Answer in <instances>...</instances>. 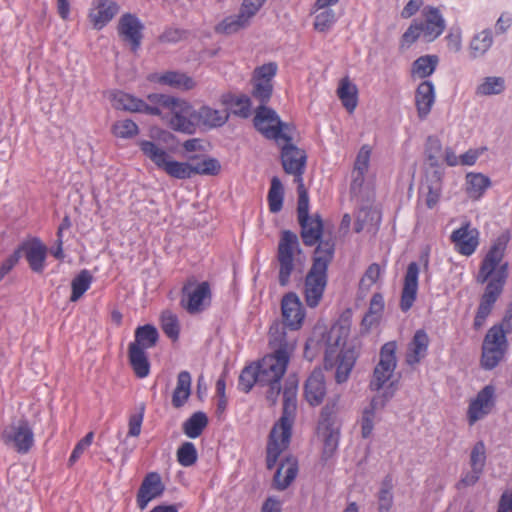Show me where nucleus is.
I'll use <instances>...</instances> for the list:
<instances>
[{
    "mask_svg": "<svg viewBox=\"0 0 512 512\" xmlns=\"http://www.w3.org/2000/svg\"><path fill=\"white\" fill-rule=\"evenodd\" d=\"M508 242V234L500 235L493 242L480 264L476 281L479 284L486 283V286L480 297L479 306L474 317L473 326L476 330L485 324L495 303L503 293L508 278V263L501 264V262L504 258Z\"/></svg>",
    "mask_w": 512,
    "mask_h": 512,
    "instance_id": "f257e3e1",
    "label": "nucleus"
},
{
    "mask_svg": "<svg viewBox=\"0 0 512 512\" xmlns=\"http://www.w3.org/2000/svg\"><path fill=\"white\" fill-rule=\"evenodd\" d=\"M297 391L298 381L289 377L283 389L281 417L273 425L268 436L266 466L269 470L275 467L279 456L289 447L297 411Z\"/></svg>",
    "mask_w": 512,
    "mask_h": 512,
    "instance_id": "f03ea898",
    "label": "nucleus"
},
{
    "mask_svg": "<svg viewBox=\"0 0 512 512\" xmlns=\"http://www.w3.org/2000/svg\"><path fill=\"white\" fill-rule=\"evenodd\" d=\"M335 244L332 240L322 241L316 247L312 265L304 281V298L310 308L320 303L328 280V266L334 258Z\"/></svg>",
    "mask_w": 512,
    "mask_h": 512,
    "instance_id": "7ed1b4c3",
    "label": "nucleus"
},
{
    "mask_svg": "<svg viewBox=\"0 0 512 512\" xmlns=\"http://www.w3.org/2000/svg\"><path fill=\"white\" fill-rule=\"evenodd\" d=\"M159 332L152 324L138 326L134 332V341L128 346V359L131 368L138 378H145L150 373V362L147 349L157 345Z\"/></svg>",
    "mask_w": 512,
    "mask_h": 512,
    "instance_id": "20e7f679",
    "label": "nucleus"
},
{
    "mask_svg": "<svg viewBox=\"0 0 512 512\" xmlns=\"http://www.w3.org/2000/svg\"><path fill=\"white\" fill-rule=\"evenodd\" d=\"M289 357L280 356L273 353L265 355L258 362H255L259 378L260 386L267 387L265 397L271 406H274L281 393V379L283 378Z\"/></svg>",
    "mask_w": 512,
    "mask_h": 512,
    "instance_id": "39448f33",
    "label": "nucleus"
},
{
    "mask_svg": "<svg viewBox=\"0 0 512 512\" xmlns=\"http://www.w3.org/2000/svg\"><path fill=\"white\" fill-rule=\"evenodd\" d=\"M344 344L340 336L333 339L331 333L324 354V368L335 369V380L339 384L348 380L357 358L355 350L346 348Z\"/></svg>",
    "mask_w": 512,
    "mask_h": 512,
    "instance_id": "423d86ee",
    "label": "nucleus"
},
{
    "mask_svg": "<svg viewBox=\"0 0 512 512\" xmlns=\"http://www.w3.org/2000/svg\"><path fill=\"white\" fill-rule=\"evenodd\" d=\"M337 413L338 405L336 400L328 402L320 413L318 434L323 442L321 461L325 464L335 456L339 446L341 421Z\"/></svg>",
    "mask_w": 512,
    "mask_h": 512,
    "instance_id": "0eeeda50",
    "label": "nucleus"
},
{
    "mask_svg": "<svg viewBox=\"0 0 512 512\" xmlns=\"http://www.w3.org/2000/svg\"><path fill=\"white\" fill-rule=\"evenodd\" d=\"M212 300L209 282H199L194 276L189 277L181 289L180 306L190 315L205 311Z\"/></svg>",
    "mask_w": 512,
    "mask_h": 512,
    "instance_id": "6e6552de",
    "label": "nucleus"
},
{
    "mask_svg": "<svg viewBox=\"0 0 512 512\" xmlns=\"http://www.w3.org/2000/svg\"><path fill=\"white\" fill-rule=\"evenodd\" d=\"M139 146L143 154L169 176L181 180L190 179V163L172 160L164 148L152 141L142 140Z\"/></svg>",
    "mask_w": 512,
    "mask_h": 512,
    "instance_id": "1a4fd4ad",
    "label": "nucleus"
},
{
    "mask_svg": "<svg viewBox=\"0 0 512 512\" xmlns=\"http://www.w3.org/2000/svg\"><path fill=\"white\" fill-rule=\"evenodd\" d=\"M255 128L267 139L274 140L277 145L282 141H292V136L288 133L289 125L282 122L277 113L267 107L260 105L254 117Z\"/></svg>",
    "mask_w": 512,
    "mask_h": 512,
    "instance_id": "9d476101",
    "label": "nucleus"
},
{
    "mask_svg": "<svg viewBox=\"0 0 512 512\" xmlns=\"http://www.w3.org/2000/svg\"><path fill=\"white\" fill-rule=\"evenodd\" d=\"M296 251L300 252L298 236L290 230H283L276 254L279 265L278 281L282 287L287 286L290 282L291 274L295 268L294 253Z\"/></svg>",
    "mask_w": 512,
    "mask_h": 512,
    "instance_id": "9b49d317",
    "label": "nucleus"
},
{
    "mask_svg": "<svg viewBox=\"0 0 512 512\" xmlns=\"http://www.w3.org/2000/svg\"><path fill=\"white\" fill-rule=\"evenodd\" d=\"M1 440L17 453L27 454L35 442L33 429L28 419L20 418L5 426L1 433Z\"/></svg>",
    "mask_w": 512,
    "mask_h": 512,
    "instance_id": "f8f14e48",
    "label": "nucleus"
},
{
    "mask_svg": "<svg viewBox=\"0 0 512 512\" xmlns=\"http://www.w3.org/2000/svg\"><path fill=\"white\" fill-rule=\"evenodd\" d=\"M509 348L507 337L501 330L490 328L482 343L481 366L486 370H492L504 359Z\"/></svg>",
    "mask_w": 512,
    "mask_h": 512,
    "instance_id": "ddd939ff",
    "label": "nucleus"
},
{
    "mask_svg": "<svg viewBox=\"0 0 512 512\" xmlns=\"http://www.w3.org/2000/svg\"><path fill=\"white\" fill-rule=\"evenodd\" d=\"M397 342L389 341L382 345L379 353V362L374 368L369 387L379 391L391 379L397 366Z\"/></svg>",
    "mask_w": 512,
    "mask_h": 512,
    "instance_id": "4468645a",
    "label": "nucleus"
},
{
    "mask_svg": "<svg viewBox=\"0 0 512 512\" xmlns=\"http://www.w3.org/2000/svg\"><path fill=\"white\" fill-rule=\"evenodd\" d=\"M168 124L171 129L184 134H193L197 127L196 110L193 106L178 98H174L173 104L168 108Z\"/></svg>",
    "mask_w": 512,
    "mask_h": 512,
    "instance_id": "2eb2a0df",
    "label": "nucleus"
},
{
    "mask_svg": "<svg viewBox=\"0 0 512 512\" xmlns=\"http://www.w3.org/2000/svg\"><path fill=\"white\" fill-rule=\"evenodd\" d=\"M278 70L275 62H269L254 69L251 83V94L254 99L260 102V105H266L273 93V78Z\"/></svg>",
    "mask_w": 512,
    "mask_h": 512,
    "instance_id": "dca6fc26",
    "label": "nucleus"
},
{
    "mask_svg": "<svg viewBox=\"0 0 512 512\" xmlns=\"http://www.w3.org/2000/svg\"><path fill=\"white\" fill-rule=\"evenodd\" d=\"M281 163L285 173L294 176V182H303V174L306 169L307 154L305 150L298 148L292 141H282Z\"/></svg>",
    "mask_w": 512,
    "mask_h": 512,
    "instance_id": "f3484780",
    "label": "nucleus"
},
{
    "mask_svg": "<svg viewBox=\"0 0 512 512\" xmlns=\"http://www.w3.org/2000/svg\"><path fill=\"white\" fill-rule=\"evenodd\" d=\"M144 29L142 21L132 13H124L117 24L119 37L130 46L134 53L141 47Z\"/></svg>",
    "mask_w": 512,
    "mask_h": 512,
    "instance_id": "a211bd4d",
    "label": "nucleus"
},
{
    "mask_svg": "<svg viewBox=\"0 0 512 512\" xmlns=\"http://www.w3.org/2000/svg\"><path fill=\"white\" fill-rule=\"evenodd\" d=\"M421 14L423 19L418 20V26L423 32V39L432 42L446 29V21L440 10L434 6H425Z\"/></svg>",
    "mask_w": 512,
    "mask_h": 512,
    "instance_id": "6ab92c4d",
    "label": "nucleus"
},
{
    "mask_svg": "<svg viewBox=\"0 0 512 512\" xmlns=\"http://www.w3.org/2000/svg\"><path fill=\"white\" fill-rule=\"evenodd\" d=\"M287 325L275 321L269 329V346L273 354L287 356L289 359L295 349L296 339L286 331Z\"/></svg>",
    "mask_w": 512,
    "mask_h": 512,
    "instance_id": "aec40b11",
    "label": "nucleus"
},
{
    "mask_svg": "<svg viewBox=\"0 0 512 512\" xmlns=\"http://www.w3.org/2000/svg\"><path fill=\"white\" fill-rule=\"evenodd\" d=\"M495 405V388L487 385L481 389L475 399H473L468 407L467 417L470 425L488 415Z\"/></svg>",
    "mask_w": 512,
    "mask_h": 512,
    "instance_id": "412c9836",
    "label": "nucleus"
},
{
    "mask_svg": "<svg viewBox=\"0 0 512 512\" xmlns=\"http://www.w3.org/2000/svg\"><path fill=\"white\" fill-rule=\"evenodd\" d=\"M281 311L283 323L292 331L298 330L304 320V311L298 296L289 292L285 294L281 301Z\"/></svg>",
    "mask_w": 512,
    "mask_h": 512,
    "instance_id": "4be33fe9",
    "label": "nucleus"
},
{
    "mask_svg": "<svg viewBox=\"0 0 512 512\" xmlns=\"http://www.w3.org/2000/svg\"><path fill=\"white\" fill-rule=\"evenodd\" d=\"M478 236V230L471 228L470 223L466 222L460 228L452 232L450 239L460 254L470 256L476 251L479 245Z\"/></svg>",
    "mask_w": 512,
    "mask_h": 512,
    "instance_id": "5701e85b",
    "label": "nucleus"
},
{
    "mask_svg": "<svg viewBox=\"0 0 512 512\" xmlns=\"http://www.w3.org/2000/svg\"><path fill=\"white\" fill-rule=\"evenodd\" d=\"M165 490L161 477L157 472L148 473L137 492L136 502L138 507L143 510L153 499L160 497Z\"/></svg>",
    "mask_w": 512,
    "mask_h": 512,
    "instance_id": "b1692460",
    "label": "nucleus"
},
{
    "mask_svg": "<svg viewBox=\"0 0 512 512\" xmlns=\"http://www.w3.org/2000/svg\"><path fill=\"white\" fill-rule=\"evenodd\" d=\"M16 250L24 252L30 269L35 273H42L45 269L47 247L39 238L23 242Z\"/></svg>",
    "mask_w": 512,
    "mask_h": 512,
    "instance_id": "393cba45",
    "label": "nucleus"
},
{
    "mask_svg": "<svg viewBox=\"0 0 512 512\" xmlns=\"http://www.w3.org/2000/svg\"><path fill=\"white\" fill-rule=\"evenodd\" d=\"M419 272V265L416 262L408 264L400 299V308L403 312L409 311L416 300Z\"/></svg>",
    "mask_w": 512,
    "mask_h": 512,
    "instance_id": "a878e982",
    "label": "nucleus"
},
{
    "mask_svg": "<svg viewBox=\"0 0 512 512\" xmlns=\"http://www.w3.org/2000/svg\"><path fill=\"white\" fill-rule=\"evenodd\" d=\"M89 12V20L96 30L103 29L119 12L120 6L112 0H95Z\"/></svg>",
    "mask_w": 512,
    "mask_h": 512,
    "instance_id": "bb28decb",
    "label": "nucleus"
},
{
    "mask_svg": "<svg viewBox=\"0 0 512 512\" xmlns=\"http://www.w3.org/2000/svg\"><path fill=\"white\" fill-rule=\"evenodd\" d=\"M113 106L119 110L144 113L147 115H160L161 110L156 106H149L144 100L121 91L116 92L112 98Z\"/></svg>",
    "mask_w": 512,
    "mask_h": 512,
    "instance_id": "cd10ccee",
    "label": "nucleus"
},
{
    "mask_svg": "<svg viewBox=\"0 0 512 512\" xmlns=\"http://www.w3.org/2000/svg\"><path fill=\"white\" fill-rule=\"evenodd\" d=\"M430 338L424 329H418L407 345L405 362L409 366L419 364L428 354Z\"/></svg>",
    "mask_w": 512,
    "mask_h": 512,
    "instance_id": "c85d7f7f",
    "label": "nucleus"
},
{
    "mask_svg": "<svg viewBox=\"0 0 512 512\" xmlns=\"http://www.w3.org/2000/svg\"><path fill=\"white\" fill-rule=\"evenodd\" d=\"M304 394L307 402L312 406L322 403L326 395V384L321 369H314L305 382Z\"/></svg>",
    "mask_w": 512,
    "mask_h": 512,
    "instance_id": "c756f323",
    "label": "nucleus"
},
{
    "mask_svg": "<svg viewBox=\"0 0 512 512\" xmlns=\"http://www.w3.org/2000/svg\"><path fill=\"white\" fill-rule=\"evenodd\" d=\"M435 102V88L431 81L425 80L421 82L415 92V105L418 117L425 119L431 112Z\"/></svg>",
    "mask_w": 512,
    "mask_h": 512,
    "instance_id": "7c9ffc66",
    "label": "nucleus"
},
{
    "mask_svg": "<svg viewBox=\"0 0 512 512\" xmlns=\"http://www.w3.org/2000/svg\"><path fill=\"white\" fill-rule=\"evenodd\" d=\"M301 227V238L305 246H314L322 242L323 222L319 214L309 216L305 221H298ZM327 239L326 241H328Z\"/></svg>",
    "mask_w": 512,
    "mask_h": 512,
    "instance_id": "2f4dec72",
    "label": "nucleus"
},
{
    "mask_svg": "<svg viewBox=\"0 0 512 512\" xmlns=\"http://www.w3.org/2000/svg\"><path fill=\"white\" fill-rule=\"evenodd\" d=\"M298 473V462L293 457L285 458L279 465L274 478L273 484L274 487L283 491L290 486V484L294 481Z\"/></svg>",
    "mask_w": 512,
    "mask_h": 512,
    "instance_id": "473e14b6",
    "label": "nucleus"
},
{
    "mask_svg": "<svg viewBox=\"0 0 512 512\" xmlns=\"http://www.w3.org/2000/svg\"><path fill=\"white\" fill-rule=\"evenodd\" d=\"M392 396V394H386L385 399L381 397H373L369 405L363 409L361 417V435L363 438L371 436L374 428L375 414L378 409L385 406L386 401Z\"/></svg>",
    "mask_w": 512,
    "mask_h": 512,
    "instance_id": "72a5a7b5",
    "label": "nucleus"
},
{
    "mask_svg": "<svg viewBox=\"0 0 512 512\" xmlns=\"http://www.w3.org/2000/svg\"><path fill=\"white\" fill-rule=\"evenodd\" d=\"M337 96L341 100L343 107L352 113L358 104V89L348 77H344L340 80L337 88Z\"/></svg>",
    "mask_w": 512,
    "mask_h": 512,
    "instance_id": "f704fd0d",
    "label": "nucleus"
},
{
    "mask_svg": "<svg viewBox=\"0 0 512 512\" xmlns=\"http://www.w3.org/2000/svg\"><path fill=\"white\" fill-rule=\"evenodd\" d=\"M196 117L197 126L203 125L212 128L224 125L229 118V114L225 110H217L209 106H202L198 111H196Z\"/></svg>",
    "mask_w": 512,
    "mask_h": 512,
    "instance_id": "c9c22d12",
    "label": "nucleus"
},
{
    "mask_svg": "<svg viewBox=\"0 0 512 512\" xmlns=\"http://www.w3.org/2000/svg\"><path fill=\"white\" fill-rule=\"evenodd\" d=\"M191 374L188 371H181L177 376L176 387L172 394V405L174 408H181L188 401L191 395Z\"/></svg>",
    "mask_w": 512,
    "mask_h": 512,
    "instance_id": "e433bc0d",
    "label": "nucleus"
},
{
    "mask_svg": "<svg viewBox=\"0 0 512 512\" xmlns=\"http://www.w3.org/2000/svg\"><path fill=\"white\" fill-rule=\"evenodd\" d=\"M159 83L175 89L189 91L196 87L195 80L185 73L168 71L159 77Z\"/></svg>",
    "mask_w": 512,
    "mask_h": 512,
    "instance_id": "4c0bfd02",
    "label": "nucleus"
},
{
    "mask_svg": "<svg viewBox=\"0 0 512 512\" xmlns=\"http://www.w3.org/2000/svg\"><path fill=\"white\" fill-rule=\"evenodd\" d=\"M490 185L489 177L481 173L470 172L466 175V193L471 199L481 198Z\"/></svg>",
    "mask_w": 512,
    "mask_h": 512,
    "instance_id": "58836bf2",
    "label": "nucleus"
},
{
    "mask_svg": "<svg viewBox=\"0 0 512 512\" xmlns=\"http://www.w3.org/2000/svg\"><path fill=\"white\" fill-rule=\"evenodd\" d=\"M208 417L202 411L193 413L182 425L184 434L192 439L198 438L208 425Z\"/></svg>",
    "mask_w": 512,
    "mask_h": 512,
    "instance_id": "ea45409f",
    "label": "nucleus"
},
{
    "mask_svg": "<svg viewBox=\"0 0 512 512\" xmlns=\"http://www.w3.org/2000/svg\"><path fill=\"white\" fill-rule=\"evenodd\" d=\"M393 483L391 476L387 475L381 482L376 494L378 512H389L394 504Z\"/></svg>",
    "mask_w": 512,
    "mask_h": 512,
    "instance_id": "a19ab883",
    "label": "nucleus"
},
{
    "mask_svg": "<svg viewBox=\"0 0 512 512\" xmlns=\"http://www.w3.org/2000/svg\"><path fill=\"white\" fill-rule=\"evenodd\" d=\"M493 36L490 29H484L477 33L470 42L469 50L472 58L483 56L492 46Z\"/></svg>",
    "mask_w": 512,
    "mask_h": 512,
    "instance_id": "79ce46f5",
    "label": "nucleus"
},
{
    "mask_svg": "<svg viewBox=\"0 0 512 512\" xmlns=\"http://www.w3.org/2000/svg\"><path fill=\"white\" fill-rule=\"evenodd\" d=\"M93 282V276L90 271L87 269L81 270L71 282L72 293L70 296V301L76 302L78 301L84 293L90 288Z\"/></svg>",
    "mask_w": 512,
    "mask_h": 512,
    "instance_id": "37998d69",
    "label": "nucleus"
},
{
    "mask_svg": "<svg viewBox=\"0 0 512 512\" xmlns=\"http://www.w3.org/2000/svg\"><path fill=\"white\" fill-rule=\"evenodd\" d=\"M439 59L436 55H424L417 58L412 64V74L418 78H426L434 73Z\"/></svg>",
    "mask_w": 512,
    "mask_h": 512,
    "instance_id": "c03bdc74",
    "label": "nucleus"
},
{
    "mask_svg": "<svg viewBox=\"0 0 512 512\" xmlns=\"http://www.w3.org/2000/svg\"><path fill=\"white\" fill-rule=\"evenodd\" d=\"M384 306L383 295L381 293H375L370 300L369 309L363 317L362 324L366 327H371L378 323L384 311Z\"/></svg>",
    "mask_w": 512,
    "mask_h": 512,
    "instance_id": "a18cd8bd",
    "label": "nucleus"
},
{
    "mask_svg": "<svg viewBox=\"0 0 512 512\" xmlns=\"http://www.w3.org/2000/svg\"><path fill=\"white\" fill-rule=\"evenodd\" d=\"M259 373L255 363L245 366L239 376L238 388L244 393H249L254 385L260 386Z\"/></svg>",
    "mask_w": 512,
    "mask_h": 512,
    "instance_id": "49530a36",
    "label": "nucleus"
},
{
    "mask_svg": "<svg viewBox=\"0 0 512 512\" xmlns=\"http://www.w3.org/2000/svg\"><path fill=\"white\" fill-rule=\"evenodd\" d=\"M284 188L278 177L271 179L270 189L268 191L269 210L272 213L279 212L283 207Z\"/></svg>",
    "mask_w": 512,
    "mask_h": 512,
    "instance_id": "de8ad7c7",
    "label": "nucleus"
},
{
    "mask_svg": "<svg viewBox=\"0 0 512 512\" xmlns=\"http://www.w3.org/2000/svg\"><path fill=\"white\" fill-rule=\"evenodd\" d=\"M190 178L194 175L215 176L220 173L221 165L215 158H205L202 161L190 163Z\"/></svg>",
    "mask_w": 512,
    "mask_h": 512,
    "instance_id": "09e8293b",
    "label": "nucleus"
},
{
    "mask_svg": "<svg viewBox=\"0 0 512 512\" xmlns=\"http://www.w3.org/2000/svg\"><path fill=\"white\" fill-rule=\"evenodd\" d=\"M249 20L239 12L238 15L226 17L216 25L215 31L220 34H232L248 25Z\"/></svg>",
    "mask_w": 512,
    "mask_h": 512,
    "instance_id": "8fccbe9b",
    "label": "nucleus"
},
{
    "mask_svg": "<svg viewBox=\"0 0 512 512\" xmlns=\"http://www.w3.org/2000/svg\"><path fill=\"white\" fill-rule=\"evenodd\" d=\"M161 328L163 332L170 338L172 341H176L179 338L180 333V325L178 318L171 311H164L161 314Z\"/></svg>",
    "mask_w": 512,
    "mask_h": 512,
    "instance_id": "3c124183",
    "label": "nucleus"
},
{
    "mask_svg": "<svg viewBox=\"0 0 512 512\" xmlns=\"http://www.w3.org/2000/svg\"><path fill=\"white\" fill-rule=\"evenodd\" d=\"M505 88L504 79L501 77H486L477 88L476 94L487 96L500 94Z\"/></svg>",
    "mask_w": 512,
    "mask_h": 512,
    "instance_id": "603ef678",
    "label": "nucleus"
},
{
    "mask_svg": "<svg viewBox=\"0 0 512 512\" xmlns=\"http://www.w3.org/2000/svg\"><path fill=\"white\" fill-rule=\"evenodd\" d=\"M138 132V125L130 119L118 120L112 126V133L118 138L129 139L136 136Z\"/></svg>",
    "mask_w": 512,
    "mask_h": 512,
    "instance_id": "864d4df0",
    "label": "nucleus"
},
{
    "mask_svg": "<svg viewBox=\"0 0 512 512\" xmlns=\"http://www.w3.org/2000/svg\"><path fill=\"white\" fill-rule=\"evenodd\" d=\"M197 457V450L192 442H184L177 450V461L183 467L195 464Z\"/></svg>",
    "mask_w": 512,
    "mask_h": 512,
    "instance_id": "5fc2aeb1",
    "label": "nucleus"
},
{
    "mask_svg": "<svg viewBox=\"0 0 512 512\" xmlns=\"http://www.w3.org/2000/svg\"><path fill=\"white\" fill-rule=\"evenodd\" d=\"M298 191L297 217L305 221L309 217V196L303 182L296 183Z\"/></svg>",
    "mask_w": 512,
    "mask_h": 512,
    "instance_id": "6e6d98bb",
    "label": "nucleus"
},
{
    "mask_svg": "<svg viewBox=\"0 0 512 512\" xmlns=\"http://www.w3.org/2000/svg\"><path fill=\"white\" fill-rule=\"evenodd\" d=\"M486 462V449L482 441L477 442L470 454V465L472 469L484 470Z\"/></svg>",
    "mask_w": 512,
    "mask_h": 512,
    "instance_id": "4d7b16f0",
    "label": "nucleus"
},
{
    "mask_svg": "<svg viewBox=\"0 0 512 512\" xmlns=\"http://www.w3.org/2000/svg\"><path fill=\"white\" fill-rule=\"evenodd\" d=\"M335 21L334 11L327 9L316 15L314 28L319 32H326L334 25Z\"/></svg>",
    "mask_w": 512,
    "mask_h": 512,
    "instance_id": "13d9d810",
    "label": "nucleus"
},
{
    "mask_svg": "<svg viewBox=\"0 0 512 512\" xmlns=\"http://www.w3.org/2000/svg\"><path fill=\"white\" fill-rule=\"evenodd\" d=\"M231 107L235 115L247 118L251 113V100L248 96L241 95L231 101Z\"/></svg>",
    "mask_w": 512,
    "mask_h": 512,
    "instance_id": "bf43d9fd",
    "label": "nucleus"
},
{
    "mask_svg": "<svg viewBox=\"0 0 512 512\" xmlns=\"http://www.w3.org/2000/svg\"><path fill=\"white\" fill-rule=\"evenodd\" d=\"M371 148L369 145H363L357 153L353 171L367 173L370 164Z\"/></svg>",
    "mask_w": 512,
    "mask_h": 512,
    "instance_id": "052dcab7",
    "label": "nucleus"
},
{
    "mask_svg": "<svg viewBox=\"0 0 512 512\" xmlns=\"http://www.w3.org/2000/svg\"><path fill=\"white\" fill-rule=\"evenodd\" d=\"M145 405L141 403L137 413L132 414L129 418L128 436L137 437L140 435L141 426L144 418Z\"/></svg>",
    "mask_w": 512,
    "mask_h": 512,
    "instance_id": "680f3d73",
    "label": "nucleus"
},
{
    "mask_svg": "<svg viewBox=\"0 0 512 512\" xmlns=\"http://www.w3.org/2000/svg\"><path fill=\"white\" fill-rule=\"evenodd\" d=\"M420 37L423 38V32L418 26V20H413L401 38L402 45L410 46L415 43Z\"/></svg>",
    "mask_w": 512,
    "mask_h": 512,
    "instance_id": "e2e57ef3",
    "label": "nucleus"
},
{
    "mask_svg": "<svg viewBox=\"0 0 512 512\" xmlns=\"http://www.w3.org/2000/svg\"><path fill=\"white\" fill-rule=\"evenodd\" d=\"M380 275H381L380 266L377 263L370 264L368 266V268L366 269L365 274L360 281V286L361 287L366 286L367 289H369L373 284H375L377 282Z\"/></svg>",
    "mask_w": 512,
    "mask_h": 512,
    "instance_id": "0e129e2a",
    "label": "nucleus"
},
{
    "mask_svg": "<svg viewBox=\"0 0 512 512\" xmlns=\"http://www.w3.org/2000/svg\"><path fill=\"white\" fill-rule=\"evenodd\" d=\"M266 0H243L240 13L249 21L262 8Z\"/></svg>",
    "mask_w": 512,
    "mask_h": 512,
    "instance_id": "69168bd1",
    "label": "nucleus"
},
{
    "mask_svg": "<svg viewBox=\"0 0 512 512\" xmlns=\"http://www.w3.org/2000/svg\"><path fill=\"white\" fill-rule=\"evenodd\" d=\"M185 31L179 28L168 27L159 36L161 43H177L184 38Z\"/></svg>",
    "mask_w": 512,
    "mask_h": 512,
    "instance_id": "338daca9",
    "label": "nucleus"
},
{
    "mask_svg": "<svg viewBox=\"0 0 512 512\" xmlns=\"http://www.w3.org/2000/svg\"><path fill=\"white\" fill-rule=\"evenodd\" d=\"M174 98L173 96L160 93H152L147 96L148 101L151 103L149 106H156L159 109L160 107L168 109L173 104Z\"/></svg>",
    "mask_w": 512,
    "mask_h": 512,
    "instance_id": "774afa93",
    "label": "nucleus"
}]
</instances>
